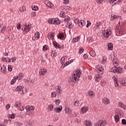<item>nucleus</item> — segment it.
<instances>
[{"label": "nucleus", "instance_id": "nucleus-1", "mask_svg": "<svg viewBox=\"0 0 126 126\" xmlns=\"http://www.w3.org/2000/svg\"><path fill=\"white\" fill-rule=\"evenodd\" d=\"M81 75V71L79 69L75 71L73 73V75L72 77H70L69 79V82H74L75 83L78 81V78L80 77Z\"/></svg>", "mask_w": 126, "mask_h": 126}, {"label": "nucleus", "instance_id": "nucleus-2", "mask_svg": "<svg viewBox=\"0 0 126 126\" xmlns=\"http://www.w3.org/2000/svg\"><path fill=\"white\" fill-rule=\"evenodd\" d=\"M15 92H20L21 95H24L25 93H27V91L24 89V87L19 86L16 87Z\"/></svg>", "mask_w": 126, "mask_h": 126}, {"label": "nucleus", "instance_id": "nucleus-3", "mask_svg": "<svg viewBox=\"0 0 126 126\" xmlns=\"http://www.w3.org/2000/svg\"><path fill=\"white\" fill-rule=\"evenodd\" d=\"M111 34H112V32H111V30L109 29V30H106V32L103 33V36L105 38H109V36H110Z\"/></svg>", "mask_w": 126, "mask_h": 126}, {"label": "nucleus", "instance_id": "nucleus-4", "mask_svg": "<svg viewBox=\"0 0 126 126\" xmlns=\"http://www.w3.org/2000/svg\"><path fill=\"white\" fill-rule=\"evenodd\" d=\"M66 27L69 29H71V28L73 27V26L72 25V22H71V21L67 22L66 24Z\"/></svg>", "mask_w": 126, "mask_h": 126}, {"label": "nucleus", "instance_id": "nucleus-5", "mask_svg": "<svg viewBox=\"0 0 126 126\" xmlns=\"http://www.w3.org/2000/svg\"><path fill=\"white\" fill-rule=\"evenodd\" d=\"M112 62L115 67H117L119 65V60L117 58H114Z\"/></svg>", "mask_w": 126, "mask_h": 126}, {"label": "nucleus", "instance_id": "nucleus-6", "mask_svg": "<svg viewBox=\"0 0 126 126\" xmlns=\"http://www.w3.org/2000/svg\"><path fill=\"white\" fill-rule=\"evenodd\" d=\"M47 73V70L45 68L41 69L39 71V75H45Z\"/></svg>", "mask_w": 126, "mask_h": 126}, {"label": "nucleus", "instance_id": "nucleus-7", "mask_svg": "<svg viewBox=\"0 0 126 126\" xmlns=\"http://www.w3.org/2000/svg\"><path fill=\"white\" fill-rule=\"evenodd\" d=\"M119 18H120V19H122L121 16H117V15L112 14L111 15V17L110 18V20H114L115 19H118Z\"/></svg>", "mask_w": 126, "mask_h": 126}, {"label": "nucleus", "instance_id": "nucleus-8", "mask_svg": "<svg viewBox=\"0 0 126 126\" xmlns=\"http://www.w3.org/2000/svg\"><path fill=\"white\" fill-rule=\"evenodd\" d=\"M102 102L105 105H108V104H110V99L108 98H104L102 99Z\"/></svg>", "mask_w": 126, "mask_h": 126}, {"label": "nucleus", "instance_id": "nucleus-9", "mask_svg": "<svg viewBox=\"0 0 126 126\" xmlns=\"http://www.w3.org/2000/svg\"><path fill=\"white\" fill-rule=\"evenodd\" d=\"M62 110H63V106H60L59 107H56L54 109V111L56 112V113H61L62 112Z\"/></svg>", "mask_w": 126, "mask_h": 126}, {"label": "nucleus", "instance_id": "nucleus-10", "mask_svg": "<svg viewBox=\"0 0 126 126\" xmlns=\"http://www.w3.org/2000/svg\"><path fill=\"white\" fill-rule=\"evenodd\" d=\"M102 125V126H105V123L102 120L98 121L97 123L95 124L96 126H101Z\"/></svg>", "mask_w": 126, "mask_h": 126}, {"label": "nucleus", "instance_id": "nucleus-11", "mask_svg": "<svg viewBox=\"0 0 126 126\" xmlns=\"http://www.w3.org/2000/svg\"><path fill=\"white\" fill-rule=\"evenodd\" d=\"M54 23L55 25H59L61 24V21H60L59 18L54 19Z\"/></svg>", "mask_w": 126, "mask_h": 126}, {"label": "nucleus", "instance_id": "nucleus-12", "mask_svg": "<svg viewBox=\"0 0 126 126\" xmlns=\"http://www.w3.org/2000/svg\"><path fill=\"white\" fill-rule=\"evenodd\" d=\"M86 24V22L84 21V20H81L80 24H79V27L83 28L84 26H85Z\"/></svg>", "mask_w": 126, "mask_h": 126}, {"label": "nucleus", "instance_id": "nucleus-13", "mask_svg": "<svg viewBox=\"0 0 126 126\" xmlns=\"http://www.w3.org/2000/svg\"><path fill=\"white\" fill-rule=\"evenodd\" d=\"M81 111L83 114L84 113H86L87 111H88V107L87 106H84L81 109Z\"/></svg>", "mask_w": 126, "mask_h": 126}, {"label": "nucleus", "instance_id": "nucleus-14", "mask_svg": "<svg viewBox=\"0 0 126 126\" xmlns=\"http://www.w3.org/2000/svg\"><path fill=\"white\" fill-rule=\"evenodd\" d=\"M56 90L57 91L58 94H61L62 93V87L59 85L58 86L56 87Z\"/></svg>", "mask_w": 126, "mask_h": 126}, {"label": "nucleus", "instance_id": "nucleus-15", "mask_svg": "<svg viewBox=\"0 0 126 126\" xmlns=\"http://www.w3.org/2000/svg\"><path fill=\"white\" fill-rule=\"evenodd\" d=\"M17 79H18V77H17L16 76L14 77L13 79H12L11 81L10 84H11V85H13V84H14V83H15V82H16V80Z\"/></svg>", "mask_w": 126, "mask_h": 126}, {"label": "nucleus", "instance_id": "nucleus-16", "mask_svg": "<svg viewBox=\"0 0 126 126\" xmlns=\"http://www.w3.org/2000/svg\"><path fill=\"white\" fill-rule=\"evenodd\" d=\"M117 71V73H123V67H119L118 68H116Z\"/></svg>", "mask_w": 126, "mask_h": 126}, {"label": "nucleus", "instance_id": "nucleus-17", "mask_svg": "<svg viewBox=\"0 0 126 126\" xmlns=\"http://www.w3.org/2000/svg\"><path fill=\"white\" fill-rule=\"evenodd\" d=\"M0 69L1 72L4 73V74H5V73H6V67H5L4 65H3V67H1Z\"/></svg>", "mask_w": 126, "mask_h": 126}, {"label": "nucleus", "instance_id": "nucleus-18", "mask_svg": "<svg viewBox=\"0 0 126 126\" xmlns=\"http://www.w3.org/2000/svg\"><path fill=\"white\" fill-rule=\"evenodd\" d=\"M114 119L116 123H118V122H120V116L119 115H115Z\"/></svg>", "mask_w": 126, "mask_h": 126}, {"label": "nucleus", "instance_id": "nucleus-19", "mask_svg": "<svg viewBox=\"0 0 126 126\" xmlns=\"http://www.w3.org/2000/svg\"><path fill=\"white\" fill-rule=\"evenodd\" d=\"M53 45L56 49L58 48V49L61 48V46H60V45H59V43H58L56 41H53Z\"/></svg>", "mask_w": 126, "mask_h": 126}, {"label": "nucleus", "instance_id": "nucleus-20", "mask_svg": "<svg viewBox=\"0 0 126 126\" xmlns=\"http://www.w3.org/2000/svg\"><path fill=\"white\" fill-rule=\"evenodd\" d=\"M30 26L28 25V26H26L24 29V30L26 32H29L30 31Z\"/></svg>", "mask_w": 126, "mask_h": 126}, {"label": "nucleus", "instance_id": "nucleus-21", "mask_svg": "<svg viewBox=\"0 0 126 126\" xmlns=\"http://www.w3.org/2000/svg\"><path fill=\"white\" fill-rule=\"evenodd\" d=\"M108 50H110V51H113V43H109L108 44Z\"/></svg>", "mask_w": 126, "mask_h": 126}, {"label": "nucleus", "instance_id": "nucleus-22", "mask_svg": "<svg viewBox=\"0 0 126 126\" xmlns=\"http://www.w3.org/2000/svg\"><path fill=\"white\" fill-rule=\"evenodd\" d=\"M34 36L35 37V40H38V39H39V38H40V32H37L35 33Z\"/></svg>", "mask_w": 126, "mask_h": 126}, {"label": "nucleus", "instance_id": "nucleus-23", "mask_svg": "<svg viewBox=\"0 0 126 126\" xmlns=\"http://www.w3.org/2000/svg\"><path fill=\"white\" fill-rule=\"evenodd\" d=\"M65 111L66 114H68V115H69V114H71V110H70V108H65Z\"/></svg>", "mask_w": 126, "mask_h": 126}, {"label": "nucleus", "instance_id": "nucleus-24", "mask_svg": "<svg viewBox=\"0 0 126 126\" xmlns=\"http://www.w3.org/2000/svg\"><path fill=\"white\" fill-rule=\"evenodd\" d=\"M64 37V34L63 33H59V35H58V39H63Z\"/></svg>", "mask_w": 126, "mask_h": 126}, {"label": "nucleus", "instance_id": "nucleus-25", "mask_svg": "<svg viewBox=\"0 0 126 126\" xmlns=\"http://www.w3.org/2000/svg\"><path fill=\"white\" fill-rule=\"evenodd\" d=\"M104 70V68L103 67H99L98 69L99 74H103L104 73V72L103 71Z\"/></svg>", "mask_w": 126, "mask_h": 126}, {"label": "nucleus", "instance_id": "nucleus-26", "mask_svg": "<svg viewBox=\"0 0 126 126\" xmlns=\"http://www.w3.org/2000/svg\"><path fill=\"white\" fill-rule=\"evenodd\" d=\"M102 58H103V60L101 61V63L102 64H104L107 63V57H103Z\"/></svg>", "mask_w": 126, "mask_h": 126}, {"label": "nucleus", "instance_id": "nucleus-27", "mask_svg": "<svg viewBox=\"0 0 126 126\" xmlns=\"http://www.w3.org/2000/svg\"><path fill=\"white\" fill-rule=\"evenodd\" d=\"M90 55H91V56L92 57H95L96 56V54L95 53V51H92V50L90 51Z\"/></svg>", "mask_w": 126, "mask_h": 126}, {"label": "nucleus", "instance_id": "nucleus-28", "mask_svg": "<svg viewBox=\"0 0 126 126\" xmlns=\"http://www.w3.org/2000/svg\"><path fill=\"white\" fill-rule=\"evenodd\" d=\"M6 30V27L5 26L2 27L0 29L1 33H4V32H5Z\"/></svg>", "mask_w": 126, "mask_h": 126}, {"label": "nucleus", "instance_id": "nucleus-29", "mask_svg": "<svg viewBox=\"0 0 126 126\" xmlns=\"http://www.w3.org/2000/svg\"><path fill=\"white\" fill-rule=\"evenodd\" d=\"M23 76H24V74L21 73L18 76H16V77H18V79L19 78V80H20V79H22V77H23Z\"/></svg>", "mask_w": 126, "mask_h": 126}, {"label": "nucleus", "instance_id": "nucleus-30", "mask_svg": "<svg viewBox=\"0 0 126 126\" xmlns=\"http://www.w3.org/2000/svg\"><path fill=\"white\" fill-rule=\"evenodd\" d=\"M85 125L87 126H92V124H91V121H90V120L86 121Z\"/></svg>", "mask_w": 126, "mask_h": 126}, {"label": "nucleus", "instance_id": "nucleus-31", "mask_svg": "<svg viewBox=\"0 0 126 126\" xmlns=\"http://www.w3.org/2000/svg\"><path fill=\"white\" fill-rule=\"evenodd\" d=\"M117 113L119 115H120V116H124V112H123V111L121 109H118L117 110Z\"/></svg>", "mask_w": 126, "mask_h": 126}, {"label": "nucleus", "instance_id": "nucleus-32", "mask_svg": "<svg viewBox=\"0 0 126 126\" xmlns=\"http://www.w3.org/2000/svg\"><path fill=\"white\" fill-rule=\"evenodd\" d=\"M114 82L115 84V87H118V86H119V84L118 83V78H114Z\"/></svg>", "mask_w": 126, "mask_h": 126}, {"label": "nucleus", "instance_id": "nucleus-33", "mask_svg": "<svg viewBox=\"0 0 126 126\" xmlns=\"http://www.w3.org/2000/svg\"><path fill=\"white\" fill-rule=\"evenodd\" d=\"M114 29L115 30H116L117 33H118V32H119L120 34L122 33L121 31H120V30H119V26L118 25L114 27Z\"/></svg>", "mask_w": 126, "mask_h": 126}, {"label": "nucleus", "instance_id": "nucleus-34", "mask_svg": "<svg viewBox=\"0 0 126 126\" xmlns=\"http://www.w3.org/2000/svg\"><path fill=\"white\" fill-rule=\"evenodd\" d=\"M60 16L62 18L65 17V13L64 12H61L60 13Z\"/></svg>", "mask_w": 126, "mask_h": 126}, {"label": "nucleus", "instance_id": "nucleus-35", "mask_svg": "<svg viewBox=\"0 0 126 126\" xmlns=\"http://www.w3.org/2000/svg\"><path fill=\"white\" fill-rule=\"evenodd\" d=\"M47 6L48 7H50V8H52L53 7V3L51 2H48L46 4Z\"/></svg>", "mask_w": 126, "mask_h": 126}, {"label": "nucleus", "instance_id": "nucleus-36", "mask_svg": "<svg viewBox=\"0 0 126 126\" xmlns=\"http://www.w3.org/2000/svg\"><path fill=\"white\" fill-rule=\"evenodd\" d=\"M48 23L50 24H54V19H49L48 21Z\"/></svg>", "mask_w": 126, "mask_h": 126}, {"label": "nucleus", "instance_id": "nucleus-37", "mask_svg": "<svg viewBox=\"0 0 126 126\" xmlns=\"http://www.w3.org/2000/svg\"><path fill=\"white\" fill-rule=\"evenodd\" d=\"M52 97V98H55V97H57V93L53 92L51 93Z\"/></svg>", "mask_w": 126, "mask_h": 126}, {"label": "nucleus", "instance_id": "nucleus-38", "mask_svg": "<svg viewBox=\"0 0 126 126\" xmlns=\"http://www.w3.org/2000/svg\"><path fill=\"white\" fill-rule=\"evenodd\" d=\"M74 23L75 24H78V25H79V24L80 23V22H79V19H76L74 20Z\"/></svg>", "mask_w": 126, "mask_h": 126}, {"label": "nucleus", "instance_id": "nucleus-39", "mask_svg": "<svg viewBox=\"0 0 126 126\" xmlns=\"http://www.w3.org/2000/svg\"><path fill=\"white\" fill-rule=\"evenodd\" d=\"M96 29H99V27H100V25H101V23H100V22H96Z\"/></svg>", "mask_w": 126, "mask_h": 126}, {"label": "nucleus", "instance_id": "nucleus-40", "mask_svg": "<svg viewBox=\"0 0 126 126\" xmlns=\"http://www.w3.org/2000/svg\"><path fill=\"white\" fill-rule=\"evenodd\" d=\"M29 126H34V121L30 120L29 121Z\"/></svg>", "mask_w": 126, "mask_h": 126}, {"label": "nucleus", "instance_id": "nucleus-41", "mask_svg": "<svg viewBox=\"0 0 126 126\" xmlns=\"http://www.w3.org/2000/svg\"><path fill=\"white\" fill-rule=\"evenodd\" d=\"M125 79H126V78H120L121 83H122V85L124 84V82H125Z\"/></svg>", "mask_w": 126, "mask_h": 126}, {"label": "nucleus", "instance_id": "nucleus-42", "mask_svg": "<svg viewBox=\"0 0 126 126\" xmlns=\"http://www.w3.org/2000/svg\"><path fill=\"white\" fill-rule=\"evenodd\" d=\"M55 102H56V104L57 106H59V105L60 104V103H61V100L57 99V100H56Z\"/></svg>", "mask_w": 126, "mask_h": 126}, {"label": "nucleus", "instance_id": "nucleus-43", "mask_svg": "<svg viewBox=\"0 0 126 126\" xmlns=\"http://www.w3.org/2000/svg\"><path fill=\"white\" fill-rule=\"evenodd\" d=\"M100 81V77L99 75L96 76L95 82H99Z\"/></svg>", "mask_w": 126, "mask_h": 126}, {"label": "nucleus", "instance_id": "nucleus-44", "mask_svg": "<svg viewBox=\"0 0 126 126\" xmlns=\"http://www.w3.org/2000/svg\"><path fill=\"white\" fill-rule=\"evenodd\" d=\"M8 70L9 71H12V66L11 65H8Z\"/></svg>", "mask_w": 126, "mask_h": 126}, {"label": "nucleus", "instance_id": "nucleus-45", "mask_svg": "<svg viewBox=\"0 0 126 126\" xmlns=\"http://www.w3.org/2000/svg\"><path fill=\"white\" fill-rule=\"evenodd\" d=\"M88 40H89V43H92V42L94 41V39L92 37H89Z\"/></svg>", "mask_w": 126, "mask_h": 126}, {"label": "nucleus", "instance_id": "nucleus-46", "mask_svg": "<svg viewBox=\"0 0 126 126\" xmlns=\"http://www.w3.org/2000/svg\"><path fill=\"white\" fill-rule=\"evenodd\" d=\"M10 108V104H8L5 106V108L7 111H8L9 110V108Z\"/></svg>", "mask_w": 126, "mask_h": 126}, {"label": "nucleus", "instance_id": "nucleus-47", "mask_svg": "<svg viewBox=\"0 0 126 126\" xmlns=\"http://www.w3.org/2000/svg\"><path fill=\"white\" fill-rule=\"evenodd\" d=\"M54 35H55V33L51 32V34H50V39L53 40L54 39Z\"/></svg>", "mask_w": 126, "mask_h": 126}, {"label": "nucleus", "instance_id": "nucleus-48", "mask_svg": "<svg viewBox=\"0 0 126 126\" xmlns=\"http://www.w3.org/2000/svg\"><path fill=\"white\" fill-rule=\"evenodd\" d=\"M64 4H68L69 3V0H63Z\"/></svg>", "mask_w": 126, "mask_h": 126}, {"label": "nucleus", "instance_id": "nucleus-49", "mask_svg": "<svg viewBox=\"0 0 126 126\" xmlns=\"http://www.w3.org/2000/svg\"><path fill=\"white\" fill-rule=\"evenodd\" d=\"M49 109H50V111H53V108H54V105L53 104H50L48 106Z\"/></svg>", "mask_w": 126, "mask_h": 126}, {"label": "nucleus", "instance_id": "nucleus-50", "mask_svg": "<svg viewBox=\"0 0 126 126\" xmlns=\"http://www.w3.org/2000/svg\"><path fill=\"white\" fill-rule=\"evenodd\" d=\"M119 107H121V108H124L125 107V104L122 102L119 103Z\"/></svg>", "mask_w": 126, "mask_h": 126}, {"label": "nucleus", "instance_id": "nucleus-51", "mask_svg": "<svg viewBox=\"0 0 126 126\" xmlns=\"http://www.w3.org/2000/svg\"><path fill=\"white\" fill-rule=\"evenodd\" d=\"M122 125H126V119H122Z\"/></svg>", "mask_w": 126, "mask_h": 126}, {"label": "nucleus", "instance_id": "nucleus-52", "mask_svg": "<svg viewBox=\"0 0 126 126\" xmlns=\"http://www.w3.org/2000/svg\"><path fill=\"white\" fill-rule=\"evenodd\" d=\"M90 25H91V22H89V21H87V28H88Z\"/></svg>", "mask_w": 126, "mask_h": 126}, {"label": "nucleus", "instance_id": "nucleus-53", "mask_svg": "<svg viewBox=\"0 0 126 126\" xmlns=\"http://www.w3.org/2000/svg\"><path fill=\"white\" fill-rule=\"evenodd\" d=\"M79 105V101L78 100L75 101L74 106H78Z\"/></svg>", "mask_w": 126, "mask_h": 126}, {"label": "nucleus", "instance_id": "nucleus-54", "mask_svg": "<svg viewBox=\"0 0 126 126\" xmlns=\"http://www.w3.org/2000/svg\"><path fill=\"white\" fill-rule=\"evenodd\" d=\"M38 9H39V8H38V6H34V7L32 8V10H38Z\"/></svg>", "mask_w": 126, "mask_h": 126}, {"label": "nucleus", "instance_id": "nucleus-55", "mask_svg": "<svg viewBox=\"0 0 126 126\" xmlns=\"http://www.w3.org/2000/svg\"><path fill=\"white\" fill-rule=\"evenodd\" d=\"M30 109L31 110L30 111V113H31L32 112V111H33V110H34L35 107L34 106H30Z\"/></svg>", "mask_w": 126, "mask_h": 126}, {"label": "nucleus", "instance_id": "nucleus-56", "mask_svg": "<svg viewBox=\"0 0 126 126\" xmlns=\"http://www.w3.org/2000/svg\"><path fill=\"white\" fill-rule=\"evenodd\" d=\"M64 60H65V58L63 57H62L61 60V63H64Z\"/></svg>", "mask_w": 126, "mask_h": 126}, {"label": "nucleus", "instance_id": "nucleus-57", "mask_svg": "<svg viewBox=\"0 0 126 126\" xmlns=\"http://www.w3.org/2000/svg\"><path fill=\"white\" fill-rule=\"evenodd\" d=\"M69 19H70V18L68 17L67 18L64 19V21H65V22H68V21H70Z\"/></svg>", "mask_w": 126, "mask_h": 126}, {"label": "nucleus", "instance_id": "nucleus-58", "mask_svg": "<svg viewBox=\"0 0 126 126\" xmlns=\"http://www.w3.org/2000/svg\"><path fill=\"white\" fill-rule=\"evenodd\" d=\"M26 110H27V112H29V111H31L30 106H26Z\"/></svg>", "mask_w": 126, "mask_h": 126}, {"label": "nucleus", "instance_id": "nucleus-59", "mask_svg": "<svg viewBox=\"0 0 126 126\" xmlns=\"http://www.w3.org/2000/svg\"><path fill=\"white\" fill-rule=\"evenodd\" d=\"M47 50H48V48H47V45H45L43 47V51H47Z\"/></svg>", "mask_w": 126, "mask_h": 126}, {"label": "nucleus", "instance_id": "nucleus-60", "mask_svg": "<svg viewBox=\"0 0 126 126\" xmlns=\"http://www.w3.org/2000/svg\"><path fill=\"white\" fill-rule=\"evenodd\" d=\"M112 72H114V73H116V72L117 73V67H116V68L115 69V68H112Z\"/></svg>", "mask_w": 126, "mask_h": 126}, {"label": "nucleus", "instance_id": "nucleus-61", "mask_svg": "<svg viewBox=\"0 0 126 126\" xmlns=\"http://www.w3.org/2000/svg\"><path fill=\"white\" fill-rule=\"evenodd\" d=\"M15 118V115H14V114H12L11 115H10V119H14Z\"/></svg>", "mask_w": 126, "mask_h": 126}, {"label": "nucleus", "instance_id": "nucleus-62", "mask_svg": "<svg viewBox=\"0 0 126 126\" xmlns=\"http://www.w3.org/2000/svg\"><path fill=\"white\" fill-rule=\"evenodd\" d=\"M17 29L19 30L21 29V25H20V24H19L17 25Z\"/></svg>", "mask_w": 126, "mask_h": 126}, {"label": "nucleus", "instance_id": "nucleus-63", "mask_svg": "<svg viewBox=\"0 0 126 126\" xmlns=\"http://www.w3.org/2000/svg\"><path fill=\"white\" fill-rule=\"evenodd\" d=\"M88 94H89L90 96H93V92H92V91L89 92H88Z\"/></svg>", "mask_w": 126, "mask_h": 126}, {"label": "nucleus", "instance_id": "nucleus-64", "mask_svg": "<svg viewBox=\"0 0 126 126\" xmlns=\"http://www.w3.org/2000/svg\"><path fill=\"white\" fill-rule=\"evenodd\" d=\"M32 16L33 17L36 16V12H32Z\"/></svg>", "mask_w": 126, "mask_h": 126}]
</instances>
